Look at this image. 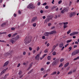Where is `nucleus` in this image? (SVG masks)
Segmentation results:
<instances>
[{"mask_svg": "<svg viewBox=\"0 0 79 79\" xmlns=\"http://www.w3.org/2000/svg\"><path fill=\"white\" fill-rule=\"evenodd\" d=\"M32 40V37H28L27 39V37H26L25 39L24 40V41H25V44H29V43H30L31 41Z\"/></svg>", "mask_w": 79, "mask_h": 79, "instance_id": "obj_1", "label": "nucleus"}, {"mask_svg": "<svg viewBox=\"0 0 79 79\" xmlns=\"http://www.w3.org/2000/svg\"><path fill=\"white\" fill-rule=\"evenodd\" d=\"M19 39V35H17L16 36V37L14 38V39L13 38L12 39L10 40V41L12 44H14V43H15L16 42V41L17 40H18Z\"/></svg>", "mask_w": 79, "mask_h": 79, "instance_id": "obj_2", "label": "nucleus"}, {"mask_svg": "<svg viewBox=\"0 0 79 79\" xmlns=\"http://www.w3.org/2000/svg\"><path fill=\"white\" fill-rule=\"evenodd\" d=\"M35 8V6L32 3L30 4L27 6V8L30 9V10L34 9Z\"/></svg>", "mask_w": 79, "mask_h": 79, "instance_id": "obj_3", "label": "nucleus"}, {"mask_svg": "<svg viewBox=\"0 0 79 79\" xmlns=\"http://www.w3.org/2000/svg\"><path fill=\"white\" fill-rule=\"evenodd\" d=\"M79 53V50H76L73 52L72 53V56H74V55H76V54H77V53Z\"/></svg>", "mask_w": 79, "mask_h": 79, "instance_id": "obj_4", "label": "nucleus"}, {"mask_svg": "<svg viewBox=\"0 0 79 79\" xmlns=\"http://www.w3.org/2000/svg\"><path fill=\"white\" fill-rule=\"evenodd\" d=\"M78 34V32H74L72 33H71L70 34V36H72V35H76V34Z\"/></svg>", "mask_w": 79, "mask_h": 79, "instance_id": "obj_5", "label": "nucleus"}, {"mask_svg": "<svg viewBox=\"0 0 79 79\" xmlns=\"http://www.w3.org/2000/svg\"><path fill=\"white\" fill-rule=\"evenodd\" d=\"M76 15V13L74 12H72L71 13H70V18H71L72 16H74V15Z\"/></svg>", "mask_w": 79, "mask_h": 79, "instance_id": "obj_6", "label": "nucleus"}, {"mask_svg": "<svg viewBox=\"0 0 79 79\" xmlns=\"http://www.w3.org/2000/svg\"><path fill=\"white\" fill-rule=\"evenodd\" d=\"M37 18V17H33L31 19V23H33V22H34L36 19Z\"/></svg>", "mask_w": 79, "mask_h": 79, "instance_id": "obj_7", "label": "nucleus"}, {"mask_svg": "<svg viewBox=\"0 0 79 79\" xmlns=\"http://www.w3.org/2000/svg\"><path fill=\"white\" fill-rule=\"evenodd\" d=\"M56 32L55 31H53L51 32H49V34H50V35H51V34H56Z\"/></svg>", "mask_w": 79, "mask_h": 79, "instance_id": "obj_8", "label": "nucleus"}, {"mask_svg": "<svg viewBox=\"0 0 79 79\" xmlns=\"http://www.w3.org/2000/svg\"><path fill=\"white\" fill-rule=\"evenodd\" d=\"M68 11V10H67V9L66 8H65L64 10H62L61 11V13H64V12H65V11Z\"/></svg>", "mask_w": 79, "mask_h": 79, "instance_id": "obj_9", "label": "nucleus"}, {"mask_svg": "<svg viewBox=\"0 0 79 79\" xmlns=\"http://www.w3.org/2000/svg\"><path fill=\"white\" fill-rule=\"evenodd\" d=\"M63 45H64V44H63V43H61L59 45V46L60 48H62L63 47Z\"/></svg>", "mask_w": 79, "mask_h": 79, "instance_id": "obj_10", "label": "nucleus"}, {"mask_svg": "<svg viewBox=\"0 0 79 79\" xmlns=\"http://www.w3.org/2000/svg\"><path fill=\"white\" fill-rule=\"evenodd\" d=\"M9 63V62L8 61H7L4 64L3 66V67H5V66H6L8 65V64Z\"/></svg>", "mask_w": 79, "mask_h": 79, "instance_id": "obj_11", "label": "nucleus"}, {"mask_svg": "<svg viewBox=\"0 0 79 79\" xmlns=\"http://www.w3.org/2000/svg\"><path fill=\"white\" fill-rule=\"evenodd\" d=\"M40 55L39 54H38L35 57V59L36 60H39L40 57H39Z\"/></svg>", "mask_w": 79, "mask_h": 79, "instance_id": "obj_12", "label": "nucleus"}, {"mask_svg": "<svg viewBox=\"0 0 79 79\" xmlns=\"http://www.w3.org/2000/svg\"><path fill=\"white\" fill-rule=\"evenodd\" d=\"M7 69H8V68H6V69H4L0 73V74L1 75L3 74V73H4L5 72V71H6V70Z\"/></svg>", "mask_w": 79, "mask_h": 79, "instance_id": "obj_13", "label": "nucleus"}, {"mask_svg": "<svg viewBox=\"0 0 79 79\" xmlns=\"http://www.w3.org/2000/svg\"><path fill=\"white\" fill-rule=\"evenodd\" d=\"M13 53V52H8L6 54V55H11V54Z\"/></svg>", "mask_w": 79, "mask_h": 79, "instance_id": "obj_14", "label": "nucleus"}, {"mask_svg": "<svg viewBox=\"0 0 79 79\" xmlns=\"http://www.w3.org/2000/svg\"><path fill=\"white\" fill-rule=\"evenodd\" d=\"M69 62H67L66 64H65L64 65V68H66V67H67V66L69 65Z\"/></svg>", "mask_w": 79, "mask_h": 79, "instance_id": "obj_15", "label": "nucleus"}, {"mask_svg": "<svg viewBox=\"0 0 79 79\" xmlns=\"http://www.w3.org/2000/svg\"><path fill=\"white\" fill-rule=\"evenodd\" d=\"M56 61L53 62L52 64V66H54V65H56Z\"/></svg>", "mask_w": 79, "mask_h": 79, "instance_id": "obj_16", "label": "nucleus"}, {"mask_svg": "<svg viewBox=\"0 0 79 79\" xmlns=\"http://www.w3.org/2000/svg\"><path fill=\"white\" fill-rule=\"evenodd\" d=\"M23 74V71L21 70H20L19 73V75H21Z\"/></svg>", "mask_w": 79, "mask_h": 79, "instance_id": "obj_17", "label": "nucleus"}, {"mask_svg": "<svg viewBox=\"0 0 79 79\" xmlns=\"http://www.w3.org/2000/svg\"><path fill=\"white\" fill-rule=\"evenodd\" d=\"M49 21H50V19H49V18H48L45 21L44 23H47V22H49Z\"/></svg>", "mask_w": 79, "mask_h": 79, "instance_id": "obj_18", "label": "nucleus"}, {"mask_svg": "<svg viewBox=\"0 0 79 79\" xmlns=\"http://www.w3.org/2000/svg\"><path fill=\"white\" fill-rule=\"evenodd\" d=\"M6 23H2V24H1V27H3V26H5V25H6Z\"/></svg>", "mask_w": 79, "mask_h": 79, "instance_id": "obj_19", "label": "nucleus"}, {"mask_svg": "<svg viewBox=\"0 0 79 79\" xmlns=\"http://www.w3.org/2000/svg\"><path fill=\"white\" fill-rule=\"evenodd\" d=\"M49 35V32H46L44 33V35H46V36H48Z\"/></svg>", "mask_w": 79, "mask_h": 79, "instance_id": "obj_20", "label": "nucleus"}, {"mask_svg": "<svg viewBox=\"0 0 79 79\" xmlns=\"http://www.w3.org/2000/svg\"><path fill=\"white\" fill-rule=\"evenodd\" d=\"M9 75V73H8L7 74H6L5 76H4V79H6V77H7V76H8Z\"/></svg>", "mask_w": 79, "mask_h": 79, "instance_id": "obj_21", "label": "nucleus"}, {"mask_svg": "<svg viewBox=\"0 0 79 79\" xmlns=\"http://www.w3.org/2000/svg\"><path fill=\"white\" fill-rule=\"evenodd\" d=\"M56 8V6H53L52 8L51 9L52 10H53V9Z\"/></svg>", "mask_w": 79, "mask_h": 79, "instance_id": "obj_22", "label": "nucleus"}, {"mask_svg": "<svg viewBox=\"0 0 79 79\" xmlns=\"http://www.w3.org/2000/svg\"><path fill=\"white\" fill-rule=\"evenodd\" d=\"M72 41V40H68L67 41V43H69V42H71Z\"/></svg>", "mask_w": 79, "mask_h": 79, "instance_id": "obj_23", "label": "nucleus"}, {"mask_svg": "<svg viewBox=\"0 0 79 79\" xmlns=\"http://www.w3.org/2000/svg\"><path fill=\"white\" fill-rule=\"evenodd\" d=\"M72 73H73V72L72 71H70L68 73V74H71Z\"/></svg>", "mask_w": 79, "mask_h": 79, "instance_id": "obj_24", "label": "nucleus"}, {"mask_svg": "<svg viewBox=\"0 0 79 79\" xmlns=\"http://www.w3.org/2000/svg\"><path fill=\"white\" fill-rule=\"evenodd\" d=\"M48 60H50V59H51V57L50 56H48Z\"/></svg>", "mask_w": 79, "mask_h": 79, "instance_id": "obj_25", "label": "nucleus"}, {"mask_svg": "<svg viewBox=\"0 0 79 79\" xmlns=\"http://www.w3.org/2000/svg\"><path fill=\"white\" fill-rule=\"evenodd\" d=\"M33 27H35V26H36V23H33Z\"/></svg>", "mask_w": 79, "mask_h": 79, "instance_id": "obj_26", "label": "nucleus"}, {"mask_svg": "<svg viewBox=\"0 0 79 79\" xmlns=\"http://www.w3.org/2000/svg\"><path fill=\"white\" fill-rule=\"evenodd\" d=\"M64 59V58H62L60 60V62H63Z\"/></svg>", "mask_w": 79, "mask_h": 79, "instance_id": "obj_27", "label": "nucleus"}, {"mask_svg": "<svg viewBox=\"0 0 79 79\" xmlns=\"http://www.w3.org/2000/svg\"><path fill=\"white\" fill-rule=\"evenodd\" d=\"M11 30L12 31H15V28L14 27H12L11 28Z\"/></svg>", "mask_w": 79, "mask_h": 79, "instance_id": "obj_28", "label": "nucleus"}, {"mask_svg": "<svg viewBox=\"0 0 79 79\" xmlns=\"http://www.w3.org/2000/svg\"><path fill=\"white\" fill-rule=\"evenodd\" d=\"M47 54H44V55H43V58H45V56H47Z\"/></svg>", "mask_w": 79, "mask_h": 79, "instance_id": "obj_29", "label": "nucleus"}, {"mask_svg": "<svg viewBox=\"0 0 79 79\" xmlns=\"http://www.w3.org/2000/svg\"><path fill=\"white\" fill-rule=\"evenodd\" d=\"M56 74V72H53L51 75H54V74Z\"/></svg>", "mask_w": 79, "mask_h": 79, "instance_id": "obj_30", "label": "nucleus"}, {"mask_svg": "<svg viewBox=\"0 0 79 79\" xmlns=\"http://www.w3.org/2000/svg\"><path fill=\"white\" fill-rule=\"evenodd\" d=\"M31 67H32V64H31L30 65L28 69H30L31 68Z\"/></svg>", "mask_w": 79, "mask_h": 79, "instance_id": "obj_31", "label": "nucleus"}, {"mask_svg": "<svg viewBox=\"0 0 79 79\" xmlns=\"http://www.w3.org/2000/svg\"><path fill=\"white\" fill-rule=\"evenodd\" d=\"M52 55H56V52H54L53 53H52Z\"/></svg>", "mask_w": 79, "mask_h": 79, "instance_id": "obj_32", "label": "nucleus"}, {"mask_svg": "<svg viewBox=\"0 0 79 79\" xmlns=\"http://www.w3.org/2000/svg\"><path fill=\"white\" fill-rule=\"evenodd\" d=\"M71 32V30H69L67 32V34H69Z\"/></svg>", "mask_w": 79, "mask_h": 79, "instance_id": "obj_33", "label": "nucleus"}, {"mask_svg": "<svg viewBox=\"0 0 79 79\" xmlns=\"http://www.w3.org/2000/svg\"><path fill=\"white\" fill-rule=\"evenodd\" d=\"M68 24V22H66V23H64V25H66L67 24Z\"/></svg>", "mask_w": 79, "mask_h": 79, "instance_id": "obj_34", "label": "nucleus"}, {"mask_svg": "<svg viewBox=\"0 0 79 79\" xmlns=\"http://www.w3.org/2000/svg\"><path fill=\"white\" fill-rule=\"evenodd\" d=\"M63 64L61 63V64H60V65L59 66V67L60 68V67H62V66H63Z\"/></svg>", "mask_w": 79, "mask_h": 79, "instance_id": "obj_35", "label": "nucleus"}, {"mask_svg": "<svg viewBox=\"0 0 79 79\" xmlns=\"http://www.w3.org/2000/svg\"><path fill=\"white\" fill-rule=\"evenodd\" d=\"M62 3V1H61V0H60V1H59L58 2L59 4H60V3Z\"/></svg>", "mask_w": 79, "mask_h": 79, "instance_id": "obj_36", "label": "nucleus"}, {"mask_svg": "<svg viewBox=\"0 0 79 79\" xmlns=\"http://www.w3.org/2000/svg\"><path fill=\"white\" fill-rule=\"evenodd\" d=\"M17 33H15L14 34H13V37H14V36H15V35H17Z\"/></svg>", "mask_w": 79, "mask_h": 79, "instance_id": "obj_37", "label": "nucleus"}, {"mask_svg": "<svg viewBox=\"0 0 79 79\" xmlns=\"http://www.w3.org/2000/svg\"><path fill=\"white\" fill-rule=\"evenodd\" d=\"M68 27V25H64V28H66Z\"/></svg>", "mask_w": 79, "mask_h": 79, "instance_id": "obj_38", "label": "nucleus"}, {"mask_svg": "<svg viewBox=\"0 0 79 79\" xmlns=\"http://www.w3.org/2000/svg\"><path fill=\"white\" fill-rule=\"evenodd\" d=\"M20 65H21V64H20V63L18 64V65L17 66V68H19V66H20Z\"/></svg>", "mask_w": 79, "mask_h": 79, "instance_id": "obj_39", "label": "nucleus"}, {"mask_svg": "<svg viewBox=\"0 0 79 79\" xmlns=\"http://www.w3.org/2000/svg\"><path fill=\"white\" fill-rule=\"evenodd\" d=\"M47 74H46L43 77H44V78L45 77H47Z\"/></svg>", "mask_w": 79, "mask_h": 79, "instance_id": "obj_40", "label": "nucleus"}, {"mask_svg": "<svg viewBox=\"0 0 79 79\" xmlns=\"http://www.w3.org/2000/svg\"><path fill=\"white\" fill-rule=\"evenodd\" d=\"M46 5H47V3L46 2H45L43 4V5L44 6H45Z\"/></svg>", "mask_w": 79, "mask_h": 79, "instance_id": "obj_41", "label": "nucleus"}, {"mask_svg": "<svg viewBox=\"0 0 79 79\" xmlns=\"http://www.w3.org/2000/svg\"><path fill=\"white\" fill-rule=\"evenodd\" d=\"M33 71V70H31V71H30L28 73V74H30V73H32V71Z\"/></svg>", "mask_w": 79, "mask_h": 79, "instance_id": "obj_42", "label": "nucleus"}, {"mask_svg": "<svg viewBox=\"0 0 79 79\" xmlns=\"http://www.w3.org/2000/svg\"><path fill=\"white\" fill-rule=\"evenodd\" d=\"M64 48V46L63 47L61 48V50H63V49Z\"/></svg>", "mask_w": 79, "mask_h": 79, "instance_id": "obj_43", "label": "nucleus"}, {"mask_svg": "<svg viewBox=\"0 0 79 79\" xmlns=\"http://www.w3.org/2000/svg\"><path fill=\"white\" fill-rule=\"evenodd\" d=\"M45 8H46V9H48V6H46L45 7Z\"/></svg>", "mask_w": 79, "mask_h": 79, "instance_id": "obj_44", "label": "nucleus"}, {"mask_svg": "<svg viewBox=\"0 0 79 79\" xmlns=\"http://www.w3.org/2000/svg\"><path fill=\"white\" fill-rule=\"evenodd\" d=\"M40 4H41L40 2H39L37 4V5H38V6H39V5H40Z\"/></svg>", "mask_w": 79, "mask_h": 79, "instance_id": "obj_45", "label": "nucleus"}, {"mask_svg": "<svg viewBox=\"0 0 79 79\" xmlns=\"http://www.w3.org/2000/svg\"><path fill=\"white\" fill-rule=\"evenodd\" d=\"M69 49L70 50H70H71L72 49V47H69Z\"/></svg>", "mask_w": 79, "mask_h": 79, "instance_id": "obj_46", "label": "nucleus"}, {"mask_svg": "<svg viewBox=\"0 0 79 79\" xmlns=\"http://www.w3.org/2000/svg\"><path fill=\"white\" fill-rule=\"evenodd\" d=\"M68 45H69V44H66V45H65V48L67 47V46Z\"/></svg>", "mask_w": 79, "mask_h": 79, "instance_id": "obj_47", "label": "nucleus"}, {"mask_svg": "<svg viewBox=\"0 0 79 79\" xmlns=\"http://www.w3.org/2000/svg\"><path fill=\"white\" fill-rule=\"evenodd\" d=\"M50 62H47V64H50Z\"/></svg>", "mask_w": 79, "mask_h": 79, "instance_id": "obj_48", "label": "nucleus"}, {"mask_svg": "<svg viewBox=\"0 0 79 79\" xmlns=\"http://www.w3.org/2000/svg\"><path fill=\"white\" fill-rule=\"evenodd\" d=\"M0 42H5V41L3 40H0Z\"/></svg>", "mask_w": 79, "mask_h": 79, "instance_id": "obj_49", "label": "nucleus"}, {"mask_svg": "<svg viewBox=\"0 0 79 79\" xmlns=\"http://www.w3.org/2000/svg\"><path fill=\"white\" fill-rule=\"evenodd\" d=\"M11 36V34H9L8 35V36L9 37H10Z\"/></svg>", "mask_w": 79, "mask_h": 79, "instance_id": "obj_50", "label": "nucleus"}, {"mask_svg": "<svg viewBox=\"0 0 79 79\" xmlns=\"http://www.w3.org/2000/svg\"><path fill=\"white\" fill-rule=\"evenodd\" d=\"M42 39H45V36H43L42 37Z\"/></svg>", "mask_w": 79, "mask_h": 79, "instance_id": "obj_51", "label": "nucleus"}, {"mask_svg": "<svg viewBox=\"0 0 79 79\" xmlns=\"http://www.w3.org/2000/svg\"><path fill=\"white\" fill-rule=\"evenodd\" d=\"M54 2H55V0H52V4H54Z\"/></svg>", "mask_w": 79, "mask_h": 79, "instance_id": "obj_52", "label": "nucleus"}, {"mask_svg": "<svg viewBox=\"0 0 79 79\" xmlns=\"http://www.w3.org/2000/svg\"><path fill=\"white\" fill-rule=\"evenodd\" d=\"M40 12L41 13H44V11L43 10H40Z\"/></svg>", "mask_w": 79, "mask_h": 79, "instance_id": "obj_53", "label": "nucleus"}, {"mask_svg": "<svg viewBox=\"0 0 79 79\" xmlns=\"http://www.w3.org/2000/svg\"><path fill=\"white\" fill-rule=\"evenodd\" d=\"M77 47V45H75L74 46L73 48H76Z\"/></svg>", "mask_w": 79, "mask_h": 79, "instance_id": "obj_54", "label": "nucleus"}, {"mask_svg": "<svg viewBox=\"0 0 79 79\" xmlns=\"http://www.w3.org/2000/svg\"><path fill=\"white\" fill-rule=\"evenodd\" d=\"M56 48V47L55 46H53V49L54 50L55 49V48Z\"/></svg>", "mask_w": 79, "mask_h": 79, "instance_id": "obj_55", "label": "nucleus"}, {"mask_svg": "<svg viewBox=\"0 0 79 79\" xmlns=\"http://www.w3.org/2000/svg\"><path fill=\"white\" fill-rule=\"evenodd\" d=\"M58 44H56V45H55V46L56 47H57V46H58Z\"/></svg>", "mask_w": 79, "mask_h": 79, "instance_id": "obj_56", "label": "nucleus"}, {"mask_svg": "<svg viewBox=\"0 0 79 79\" xmlns=\"http://www.w3.org/2000/svg\"><path fill=\"white\" fill-rule=\"evenodd\" d=\"M46 17H45V16H44L43 17V19H45Z\"/></svg>", "mask_w": 79, "mask_h": 79, "instance_id": "obj_57", "label": "nucleus"}, {"mask_svg": "<svg viewBox=\"0 0 79 79\" xmlns=\"http://www.w3.org/2000/svg\"><path fill=\"white\" fill-rule=\"evenodd\" d=\"M47 49H46L44 51V53H47Z\"/></svg>", "mask_w": 79, "mask_h": 79, "instance_id": "obj_58", "label": "nucleus"}, {"mask_svg": "<svg viewBox=\"0 0 79 79\" xmlns=\"http://www.w3.org/2000/svg\"><path fill=\"white\" fill-rule=\"evenodd\" d=\"M75 44H79V43H78V42L77 41H76L75 42Z\"/></svg>", "mask_w": 79, "mask_h": 79, "instance_id": "obj_59", "label": "nucleus"}, {"mask_svg": "<svg viewBox=\"0 0 79 79\" xmlns=\"http://www.w3.org/2000/svg\"><path fill=\"white\" fill-rule=\"evenodd\" d=\"M49 45H50V44L48 43V44H47V47H49Z\"/></svg>", "mask_w": 79, "mask_h": 79, "instance_id": "obj_60", "label": "nucleus"}, {"mask_svg": "<svg viewBox=\"0 0 79 79\" xmlns=\"http://www.w3.org/2000/svg\"><path fill=\"white\" fill-rule=\"evenodd\" d=\"M29 49L30 51L32 50V48H31V47L29 48Z\"/></svg>", "mask_w": 79, "mask_h": 79, "instance_id": "obj_61", "label": "nucleus"}, {"mask_svg": "<svg viewBox=\"0 0 79 79\" xmlns=\"http://www.w3.org/2000/svg\"><path fill=\"white\" fill-rule=\"evenodd\" d=\"M23 55H26V52H23Z\"/></svg>", "mask_w": 79, "mask_h": 79, "instance_id": "obj_62", "label": "nucleus"}, {"mask_svg": "<svg viewBox=\"0 0 79 79\" xmlns=\"http://www.w3.org/2000/svg\"><path fill=\"white\" fill-rule=\"evenodd\" d=\"M51 25V23H49L48 24V26H50Z\"/></svg>", "mask_w": 79, "mask_h": 79, "instance_id": "obj_63", "label": "nucleus"}, {"mask_svg": "<svg viewBox=\"0 0 79 79\" xmlns=\"http://www.w3.org/2000/svg\"><path fill=\"white\" fill-rule=\"evenodd\" d=\"M39 48L38 47L37 48V51H39Z\"/></svg>", "mask_w": 79, "mask_h": 79, "instance_id": "obj_64", "label": "nucleus"}]
</instances>
